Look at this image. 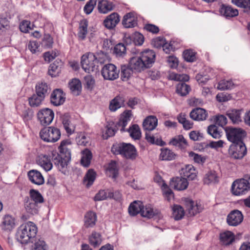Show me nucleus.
Instances as JSON below:
<instances>
[{
  "label": "nucleus",
  "instance_id": "obj_49",
  "mask_svg": "<svg viewBox=\"0 0 250 250\" xmlns=\"http://www.w3.org/2000/svg\"><path fill=\"white\" fill-rule=\"evenodd\" d=\"M184 202L187 210H188L191 215H194L198 212L197 207L194 205L192 200L188 198H186Z\"/></svg>",
  "mask_w": 250,
  "mask_h": 250
},
{
  "label": "nucleus",
  "instance_id": "obj_9",
  "mask_svg": "<svg viewBox=\"0 0 250 250\" xmlns=\"http://www.w3.org/2000/svg\"><path fill=\"white\" fill-rule=\"evenodd\" d=\"M40 136L44 142L54 143L60 138L61 132L58 128L54 127H45L41 130Z\"/></svg>",
  "mask_w": 250,
  "mask_h": 250
},
{
  "label": "nucleus",
  "instance_id": "obj_38",
  "mask_svg": "<svg viewBox=\"0 0 250 250\" xmlns=\"http://www.w3.org/2000/svg\"><path fill=\"white\" fill-rule=\"evenodd\" d=\"M97 174L93 169H89L86 173L83 178V184L87 187H89L94 183Z\"/></svg>",
  "mask_w": 250,
  "mask_h": 250
},
{
  "label": "nucleus",
  "instance_id": "obj_3",
  "mask_svg": "<svg viewBox=\"0 0 250 250\" xmlns=\"http://www.w3.org/2000/svg\"><path fill=\"white\" fill-rule=\"evenodd\" d=\"M37 231L36 226L33 222H28L19 227L17 234V239L22 244L33 242Z\"/></svg>",
  "mask_w": 250,
  "mask_h": 250
},
{
  "label": "nucleus",
  "instance_id": "obj_47",
  "mask_svg": "<svg viewBox=\"0 0 250 250\" xmlns=\"http://www.w3.org/2000/svg\"><path fill=\"white\" fill-rule=\"evenodd\" d=\"M92 157L91 152L88 149H85L83 151V156L81 160V164L84 167H89Z\"/></svg>",
  "mask_w": 250,
  "mask_h": 250
},
{
  "label": "nucleus",
  "instance_id": "obj_50",
  "mask_svg": "<svg viewBox=\"0 0 250 250\" xmlns=\"http://www.w3.org/2000/svg\"><path fill=\"white\" fill-rule=\"evenodd\" d=\"M190 90V86L184 82H180L176 86V92L181 96L187 95Z\"/></svg>",
  "mask_w": 250,
  "mask_h": 250
},
{
  "label": "nucleus",
  "instance_id": "obj_57",
  "mask_svg": "<svg viewBox=\"0 0 250 250\" xmlns=\"http://www.w3.org/2000/svg\"><path fill=\"white\" fill-rule=\"evenodd\" d=\"M163 195L166 200L170 201L174 197V193L166 183L163 184Z\"/></svg>",
  "mask_w": 250,
  "mask_h": 250
},
{
  "label": "nucleus",
  "instance_id": "obj_28",
  "mask_svg": "<svg viewBox=\"0 0 250 250\" xmlns=\"http://www.w3.org/2000/svg\"><path fill=\"white\" fill-rule=\"evenodd\" d=\"M114 5L107 0H101L98 2V9L101 13L106 14L114 9Z\"/></svg>",
  "mask_w": 250,
  "mask_h": 250
},
{
  "label": "nucleus",
  "instance_id": "obj_41",
  "mask_svg": "<svg viewBox=\"0 0 250 250\" xmlns=\"http://www.w3.org/2000/svg\"><path fill=\"white\" fill-rule=\"evenodd\" d=\"M134 71L131 68L129 65H122L121 67V78L123 81H127Z\"/></svg>",
  "mask_w": 250,
  "mask_h": 250
},
{
  "label": "nucleus",
  "instance_id": "obj_54",
  "mask_svg": "<svg viewBox=\"0 0 250 250\" xmlns=\"http://www.w3.org/2000/svg\"><path fill=\"white\" fill-rule=\"evenodd\" d=\"M196 52L191 49H187L183 52V57L188 62H193L196 61Z\"/></svg>",
  "mask_w": 250,
  "mask_h": 250
},
{
  "label": "nucleus",
  "instance_id": "obj_56",
  "mask_svg": "<svg viewBox=\"0 0 250 250\" xmlns=\"http://www.w3.org/2000/svg\"><path fill=\"white\" fill-rule=\"evenodd\" d=\"M77 143L79 146H86L89 144V138L84 133H80L76 138Z\"/></svg>",
  "mask_w": 250,
  "mask_h": 250
},
{
  "label": "nucleus",
  "instance_id": "obj_17",
  "mask_svg": "<svg viewBox=\"0 0 250 250\" xmlns=\"http://www.w3.org/2000/svg\"><path fill=\"white\" fill-rule=\"evenodd\" d=\"M120 21V16L116 12L107 16L103 22L104 26L108 29H113Z\"/></svg>",
  "mask_w": 250,
  "mask_h": 250
},
{
  "label": "nucleus",
  "instance_id": "obj_42",
  "mask_svg": "<svg viewBox=\"0 0 250 250\" xmlns=\"http://www.w3.org/2000/svg\"><path fill=\"white\" fill-rule=\"evenodd\" d=\"M118 165L115 161H112L108 165L107 175L113 179H116L119 174Z\"/></svg>",
  "mask_w": 250,
  "mask_h": 250
},
{
  "label": "nucleus",
  "instance_id": "obj_7",
  "mask_svg": "<svg viewBox=\"0 0 250 250\" xmlns=\"http://www.w3.org/2000/svg\"><path fill=\"white\" fill-rule=\"evenodd\" d=\"M228 140L232 144L244 143L243 139L246 136V131L241 128L228 126L225 128Z\"/></svg>",
  "mask_w": 250,
  "mask_h": 250
},
{
  "label": "nucleus",
  "instance_id": "obj_27",
  "mask_svg": "<svg viewBox=\"0 0 250 250\" xmlns=\"http://www.w3.org/2000/svg\"><path fill=\"white\" fill-rule=\"evenodd\" d=\"M37 164L46 171L50 170L53 167L50 157L46 155L40 156L37 160Z\"/></svg>",
  "mask_w": 250,
  "mask_h": 250
},
{
  "label": "nucleus",
  "instance_id": "obj_30",
  "mask_svg": "<svg viewBox=\"0 0 250 250\" xmlns=\"http://www.w3.org/2000/svg\"><path fill=\"white\" fill-rule=\"evenodd\" d=\"M15 219L11 216L6 215L3 218L0 227L4 231H11L15 226Z\"/></svg>",
  "mask_w": 250,
  "mask_h": 250
},
{
  "label": "nucleus",
  "instance_id": "obj_43",
  "mask_svg": "<svg viewBox=\"0 0 250 250\" xmlns=\"http://www.w3.org/2000/svg\"><path fill=\"white\" fill-rule=\"evenodd\" d=\"M220 239L225 245H228L234 240V235L231 231H227L220 234Z\"/></svg>",
  "mask_w": 250,
  "mask_h": 250
},
{
  "label": "nucleus",
  "instance_id": "obj_35",
  "mask_svg": "<svg viewBox=\"0 0 250 250\" xmlns=\"http://www.w3.org/2000/svg\"><path fill=\"white\" fill-rule=\"evenodd\" d=\"M182 171L184 178L189 180H193L197 177L196 170L192 165L186 166L182 169Z\"/></svg>",
  "mask_w": 250,
  "mask_h": 250
},
{
  "label": "nucleus",
  "instance_id": "obj_10",
  "mask_svg": "<svg viewBox=\"0 0 250 250\" xmlns=\"http://www.w3.org/2000/svg\"><path fill=\"white\" fill-rule=\"evenodd\" d=\"M247 148L244 143L232 144L229 148V153L235 159H242L247 154Z\"/></svg>",
  "mask_w": 250,
  "mask_h": 250
},
{
  "label": "nucleus",
  "instance_id": "obj_25",
  "mask_svg": "<svg viewBox=\"0 0 250 250\" xmlns=\"http://www.w3.org/2000/svg\"><path fill=\"white\" fill-rule=\"evenodd\" d=\"M51 89L49 86L45 83H38L35 86V93L45 99L50 93Z\"/></svg>",
  "mask_w": 250,
  "mask_h": 250
},
{
  "label": "nucleus",
  "instance_id": "obj_16",
  "mask_svg": "<svg viewBox=\"0 0 250 250\" xmlns=\"http://www.w3.org/2000/svg\"><path fill=\"white\" fill-rule=\"evenodd\" d=\"M243 220V214L238 210L231 211L227 216V223L229 226H236L240 224Z\"/></svg>",
  "mask_w": 250,
  "mask_h": 250
},
{
  "label": "nucleus",
  "instance_id": "obj_34",
  "mask_svg": "<svg viewBox=\"0 0 250 250\" xmlns=\"http://www.w3.org/2000/svg\"><path fill=\"white\" fill-rule=\"evenodd\" d=\"M169 144L175 146H178L180 149H184L187 147L188 143L183 135H178L173 138Z\"/></svg>",
  "mask_w": 250,
  "mask_h": 250
},
{
  "label": "nucleus",
  "instance_id": "obj_15",
  "mask_svg": "<svg viewBox=\"0 0 250 250\" xmlns=\"http://www.w3.org/2000/svg\"><path fill=\"white\" fill-rule=\"evenodd\" d=\"M188 182L186 178L176 177L173 178L170 182L171 188L177 190H184L187 188Z\"/></svg>",
  "mask_w": 250,
  "mask_h": 250
},
{
  "label": "nucleus",
  "instance_id": "obj_59",
  "mask_svg": "<svg viewBox=\"0 0 250 250\" xmlns=\"http://www.w3.org/2000/svg\"><path fill=\"white\" fill-rule=\"evenodd\" d=\"M108 190H100L95 195L94 200L95 201H102L108 198Z\"/></svg>",
  "mask_w": 250,
  "mask_h": 250
},
{
  "label": "nucleus",
  "instance_id": "obj_46",
  "mask_svg": "<svg viewBox=\"0 0 250 250\" xmlns=\"http://www.w3.org/2000/svg\"><path fill=\"white\" fill-rule=\"evenodd\" d=\"M88 21L86 19L82 20L79 24L78 36L80 38L84 40L87 34Z\"/></svg>",
  "mask_w": 250,
  "mask_h": 250
},
{
  "label": "nucleus",
  "instance_id": "obj_52",
  "mask_svg": "<svg viewBox=\"0 0 250 250\" xmlns=\"http://www.w3.org/2000/svg\"><path fill=\"white\" fill-rule=\"evenodd\" d=\"M208 133L214 139H219L221 137L222 132L214 125H211L208 127Z\"/></svg>",
  "mask_w": 250,
  "mask_h": 250
},
{
  "label": "nucleus",
  "instance_id": "obj_18",
  "mask_svg": "<svg viewBox=\"0 0 250 250\" xmlns=\"http://www.w3.org/2000/svg\"><path fill=\"white\" fill-rule=\"evenodd\" d=\"M128 64L134 72H141L147 69L140 56H135L130 59Z\"/></svg>",
  "mask_w": 250,
  "mask_h": 250
},
{
  "label": "nucleus",
  "instance_id": "obj_40",
  "mask_svg": "<svg viewBox=\"0 0 250 250\" xmlns=\"http://www.w3.org/2000/svg\"><path fill=\"white\" fill-rule=\"evenodd\" d=\"M89 244L94 247H99L102 243L101 234L96 231H93L88 238Z\"/></svg>",
  "mask_w": 250,
  "mask_h": 250
},
{
  "label": "nucleus",
  "instance_id": "obj_48",
  "mask_svg": "<svg viewBox=\"0 0 250 250\" xmlns=\"http://www.w3.org/2000/svg\"><path fill=\"white\" fill-rule=\"evenodd\" d=\"M126 131L129 133L130 136L135 140H139L141 138L140 128L139 125L136 124L133 125Z\"/></svg>",
  "mask_w": 250,
  "mask_h": 250
},
{
  "label": "nucleus",
  "instance_id": "obj_5",
  "mask_svg": "<svg viewBox=\"0 0 250 250\" xmlns=\"http://www.w3.org/2000/svg\"><path fill=\"white\" fill-rule=\"evenodd\" d=\"M128 212L131 216L140 213L142 216L148 218H152L155 215L150 205L144 207L143 203L140 201H134L131 203L128 208Z\"/></svg>",
  "mask_w": 250,
  "mask_h": 250
},
{
  "label": "nucleus",
  "instance_id": "obj_45",
  "mask_svg": "<svg viewBox=\"0 0 250 250\" xmlns=\"http://www.w3.org/2000/svg\"><path fill=\"white\" fill-rule=\"evenodd\" d=\"M218 181V177L217 176L216 172L212 170L208 172L203 179L204 184L208 185L217 183Z\"/></svg>",
  "mask_w": 250,
  "mask_h": 250
},
{
  "label": "nucleus",
  "instance_id": "obj_29",
  "mask_svg": "<svg viewBox=\"0 0 250 250\" xmlns=\"http://www.w3.org/2000/svg\"><path fill=\"white\" fill-rule=\"evenodd\" d=\"M62 65V62L60 60H56L51 63L48 69V74L52 77L58 76L61 72V69Z\"/></svg>",
  "mask_w": 250,
  "mask_h": 250
},
{
  "label": "nucleus",
  "instance_id": "obj_44",
  "mask_svg": "<svg viewBox=\"0 0 250 250\" xmlns=\"http://www.w3.org/2000/svg\"><path fill=\"white\" fill-rule=\"evenodd\" d=\"M44 100V98L35 93L28 98L29 104L31 107H37L41 104Z\"/></svg>",
  "mask_w": 250,
  "mask_h": 250
},
{
  "label": "nucleus",
  "instance_id": "obj_26",
  "mask_svg": "<svg viewBox=\"0 0 250 250\" xmlns=\"http://www.w3.org/2000/svg\"><path fill=\"white\" fill-rule=\"evenodd\" d=\"M24 208L28 213L31 214H36L38 213L39 205L34 202L25 197L24 200Z\"/></svg>",
  "mask_w": 250,
  "mask_h": 250
},
{
  "label": "nucleus",
  "instance_id": "obj_24",
  "mask_svg": "<svg viewBox=\"0 0 250 250\" xmlns=\"http://www.w3.org/2000/svg\"><path fill=\"white\" fill-rule=\"evenodd\" d=\"M122 24L125 28H132L135 26L137 24V22L134 14L132 12L126 14L123 17Z\"/></svg>",
  "mask_w": 250,
  "mask_h": 250
},
{
  "label": "nucleus",
  "instance_id": "obj_14",
  "mask_svg": "<svg viewBox=\"0 0 250 250\" xmlns=\"http://www.w3.org/2000/svg\"><path fill=\"white\" fill-rule=\"evenodd\" d=\"M132 116L131 110H125L122 114V116L120 120L114 125V127L118 130H120L121 132L125 131V127L127 125L128 122L130 120Z\"/></svg>",
  "mask_w": 250,
  "mask_h": 250
},
{
  "label": "nucleus",
  "instance_id": "obj_61",
  "mask_svg": "<svg viewBox=\"0 0 250 250\" xmlns=\"http://www.w3.org/2000/svg\"><path fill=\"white\" fill-rule=\"evenodd\" d=\"M47 246L44 240L39 239L36 241L32 250H47Z\"/></svg>",
  "mask_w": 250,
  "mask_h": 250
},
{
  "label": "nucleus",
  "instance_id": "obj_1",
  "mask_svg": "<svg viewBox=\"0 0 250 250\" xmlns=\"http://www.w3.org/2000/svg\"><path fill=\"white\" fill-rule=\"evenodd\" d=\"M71 144L69 140L62 141L59 147L60 153L55 152L52 154V161L59 170L64 173L71 160Z\"/></svg>",
  "mask_w": 250,
  "mask_h": 250
},
{
  "label": "nucleus",
  "instance_id": "obj_13",
  "mask_svg": "<svg viewBox=\"0 0 250 250\" xmlns=\"http://www.w3.org/2000/svg\"><path fill=\"white\" fill-rule=\"evenodd\" d=\"M140 56L146 68L151 67L155 61L156 54L152 50L146 49L140 53Z\"/></svg>",
  "mask_w": 250,
  "mask_h": 250
},
{
  "label": "nucleus",
  "instance_id": "obj_4",
  "mask_svg": "<svg viewBox=\"0 0 250 250\" xmlns=\"http://www.w3.org/2000/svg\"><path fill=\"white\" fill-rule=\"evenodd\" d=\"M111 150L114 154H120L128 159H135L137 156L135 147L129 143H116L112 146Z\"/></svg>",
  "mask_w": 250,
  "mask_h": 250
},
{
  "label": "nucleus",
  "instance_id": "obj_23",
  "mask_svg": "<svg viewBox=\"0 0 250 250\" xmlns=\"http://www.w3.org/2000/svg\"><path fill=\"white\" fill-rule=\"evenodd\" d=\"M242 111V110L240 109H229L226 112V115L233 124H238L242 121L241 117Z\"/></svg>",
  "mask_w": 250,
  "mask_h": 250
},
{
  "label": "nucleus",
  "instance_id": "obj_63",
  "mask_svg": "<svg viewBox=\"0 0 250 250\" xmlns=\"http://www.w3.org/2000/svg\"><path fill=\"white\" fill-rule=\"evenodd\" d=\"M133 39L135 45H141L144 42V36L139 32H135L133 35Z\"/></svg>",
  "mask_w": 250,
  "mask_h": 250
},
{
  "label": "nucleus",
  "instance_id": "obj_21",
  "mask_svg": "<svg viewBox=\"0 0 250 250\" xmlns=\"http://www.w3.org/2000/svg\"><path fill=\"white\" fill-rule=\"evenodd\" d=\"M208 116L207 111L200 107L192 109L189 114V116L192 120L197 121L205 120Z\"/></svg>",
  "mask_w": 250,
  "mask_h": 250
},
{
  "label": "nucleus",
  "instance_id": "obj_64",
  "mask_svg": "<svg viewBox=\"0 0 250 250\" xmlns=\"http://www.w3.org/2000/svg\"><path fill=\"white\" fill-rule=\"evenodd\" d=\"M189 156L192 158L194 162L198 164H203L206 160V158L201 155L196 154L192 151L189 153Z\"/></svg>",
  "mask_w": 250,
  "mask_h": 250
},
{
  "label": "nucleus",
  "instance_id": "obj_20",
  "mask_svg": "<svg viewBox=\"0 0 250 250\" xmlns=\"http://www.w3.org/2000/svg\"><path fill=\"white\" fill-rule=\"evenodd\" d=\"M219 12L222 16L226 18L234 17L238 15V11L237 9L225 4L220 5Z\"/></svg>",
  "mask_w": 250,
  "mask_h": 250
},
{
  "label": "nucleus",
  "instance_id": "obj_36",
  "mask_svg": "<svg viewBox=\"0 0 250 250\" xmlns=\"http://www.w3.org/2000/svg\"><path fill=\"white\" fill-rule=\"evenodd\" d=\"M97 220L96 214L92 211L87 212L84 216V226L86 228L93 227Z\"/></svg>",
  "mask_w": 250,
  "mask_h": 250
},
{
  "label": "nucleus",
  "instance_id": "obj_33",
  "mask_svg": "<svg viewBox=\"0 0 250 250\" xmlns=\"http://www.w3.org/2000/svg\"><path fill=\"white\" fill-rule=\"evenodd\" d=\"M68 86L73 95L75 96L80 95L82 89V84L81 81L79 79H73L69 82Z\"/></svg>",
  "mask_w": 250,
  "mask_h": 250
},
{
  "label": "nucleus",
  "instance_id": "obj_31",
  "mask_svg": "<svg viewBox=\"0 0 250 250\" xmlns=\"http://www.w3.org/2000/svg\"><path fill=\"white\" fill-rule=\"evenodd\" d=\"M62 124L66 132L72 134L74 130V126L71 122L70 116L68 113H65L61 117Z\"/></svg>",
  "mask_w": 250,
  "mask_h": 250
},
{
  "label": "nucleus",
  "instance_id": "obj_51",
  "mask_svg": "<svg viewBox=\"0 0 250 250\" xmlns=\"http://www.w3.org/2000/svg\"><path fill=\"white\" fill-rule=\"evenodd\" d=\"M172 211L173 217L176 220L181 219L184 216V210L180 205H174L172 208Z\"/></svg>",
  "mask_w": 250,
  "mask_h": 250
},
{
  "label": "nucleus",
  "instance_id": "obj_39",
  "mask_svg": "<svg viewBox=\"0 0 250 250\" xmlns=\"http://www.w3.org/2000/svg\"><path fill=\"white\" fill-rule=\"evenodd\" d=\"M124 98L121 96H116L110 103L109 108L112 111H115L124 105Z\"/></svg>",
  "mask_w": 250,
  "mask_h": 250
},
{
  "label": "nucleus",
  "instance_id": "obj_12",
  "mask_svg": "<svg viewBox=\"0 0 250 250\" xmlns=\"http://www.w3.org/2000/svg\"><path fill=\"white\" fill-rule=\"evenodd\" d=\"M37 116L41 124L43 125H49L54 118V114L52 110L46 108L40 110Z\"/></svg>",
  "mask_w": 250,
  "mask_h": 250
},
{
  "label": "nucleus",
  "instance_id": "obj_19",
  "mask_svg": "<svg viewBox=\"0 0 250 250\" xmlns=\"http://www.w3.org/2000/svg\"><path fill=\"white\" fill-rule=\"evenodd\" d=\"M65 98L62 90L56 89L51 94L50 102L55 106L62 104L65 101Z\"/></svg>",
  "mask_w": 250,
  "mask_h": 250
},
{
  "label": "nucleus",
  "instance_id": "obj_62",
  "mask_svg": "<svg viewBox=\"0 0 250 250\" xmlns=\"http://www.w3.org/2000/svg\"><path fill=\"white\" fill-rule=\"evenodd\" d=\"M97 0H89L85 5L83 10L86 14H89L93 11Z\"/></svg>",
  "mask_w": 250,
  "mask_h": 250
},
{
  "label": "nucleus",
  "instance_id": "obj_55",
  "mask_svg": "<svg viewBox=\"0 0 250 250\" xmlns=\"http://www.w3.org/2000/svg\"><path fill=\"white\" fill-rule=\"evenodd\" d=\"M234 84L231 81L222 80L218 84L217 89L220 90H225L231 89Z\"/></svg>",
  "mask_w": 250,
  "mask_h": 250
},
{
  "label": "nucleus",
  "instance_id": "obj_32",
  "mask_svg": "<svg viewBox=\"0 0 250 250\" xmlns=\"http://www.w3.org/2000/svg\"><path fill=\"white\" fill-rule=\"evenodd\" d=\"M26 197L39 205L44 201L42 194L38 190L34 189H31L29 192V196Z\"/></svg>",
  "mask_w": 250,
  "mask_h": 250
},
{
  "label": "nucleus",
  "instance_id": "obj_2",
  "mask_svg": "<svg viewBox=\"0 0 250 250\" xmlns=\"http://www.w3.org/2000/svg\"><path fill=\"white\" fill-rule=\"evenodd\" d=\"M158 124V120L156 116L150 115L147 116L143 123V127L144 130L148 131L145 134V139L151 144H154L159 146H164L166 143L161 137L155 138L150 133V131L154 130Z\"/></svg>",
  "mask_w": 250,
  "mask_h": 250
},
{
  "label": "nucleus",
  "instance_id": "obj_6",
  "mask_svg": "<svg viewBox=\"0 0 250 250\" xmlns=\"http://www.w3.org/2000/svg\"><path fill=\"white\" fill-rule=\"evenodd\" d=\"M81 62L83 69L88 73L97 72L98 69V61L93 53L83 55Z\"/></svg>",
  "mask_w": 250,
  "mask_h": 250
},
{
  "label": "nucleus",
  "instance_id": "obj_22",
  "mask_svg": "<svg viewBox=\"0 0 250 250\" xmlns=\"http://www.w3.org/2000/svg\"><path fill=\"white\" fill-rule=\"evenodd\" d=\"M27 175L29 180L33 184L37 185H41L44 182V178L42 174L37 170H30L28 172Z\"/></svg>",
  "mask_w": 250,
  "mask_h": 250
},
{
  "label": "nucleus",
  "instance_id": "obj_37",
  "mask_svg": "<svg viewBox=\"0 0 250 250\" xmlns=\"http://www.w3.org/2000/svg\"><path fill=\"white\" fill-rule=\"evenodd\" d=\"M160 159L163 161H171L175 159L177 155L172 150L167 148L161 149Z\"/></svg>",
  "mask_w": 250,
  "mask_h": 250
},
{
  "label": "nucleus",
  "instance_id": "obj_8",
  "mask_svg": "<svg viewBox=\"0 0 250 250\" xmlns=\"http://www.w3.org/2000/svg\"><path fill=\"white\" fill-rule=\"evenodd\" d=\"M250 190V176L248 179L235 180L231 186V192L235 195L245 194Z\"/></svg>",
  "mask_w": 250,
  "mask_h": 250
},
{
  "label": "nucleus",
  "instance_id": "obj_60",
  "mask_svg": "<svg viewBox=\"0 0 250 250\" xmlns=\"http://www.w3.org/2000/svg\"><path fill=\"white\" fill-rule=\"evenodd\" d=\"M231 2L238 7L250 9V0H231Z\"/></svg>",
  "mask_w": 250,
  "mask_h": 250
},
{
  "label": "nucleus",
  "instance_id": "obj_11",
  "mask_svg": "<svg viewBox=\"0 0 250 250\" xmlns=\"http://www.w3.org/2000/svg\"><path fill=\"white\" fill-rule=\"evenodd\" d=\"M101 73L104 79L114 80L119 77V70L114 64L108 63L104 66Z\"/></svg>",
  "mask_w": 250,
  "mask_h": 250
},
{
  "label": "nucleus",
  "instance_id": "obj_58",
  "mask_svg": "<svg viewBox=\"0 0 250 250\" xmlns=\"http://www.w3.org/2000/svg\"><path fill=\"white\" fill-rule=\"evenodd\" d=\"M53 43V38L49 34H44L42 42V45L45 48L52 47Z\"/></svg>",
  "mask_w": 250,
  "mask_h": 250
},
{
  "label": "nucleus",
  "instance_id": "obj_53",
  "mask_svg": "<svg viewBox=\"0 0 250 250\" xmlns=\"http://www.w3.org/2000/svg\"><path fill=\"white\" fill-rule=\"evenodd\" d=\"M113 53L117 57H123L126 53V47L125 44L122 43L116 44L114 46Z\"/></svg>",
  "mask_w": 250,
  "mask_h": 250
}]
</instances>
